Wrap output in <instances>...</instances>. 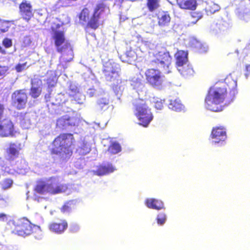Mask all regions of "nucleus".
<instances>
[{
	"instance_id": "c756f323",
	"label": "nucleus",
	"mask_w": 250,
	"mask_h": 250,
	"mask_svg": "<svg viewBox=\"0 0 250 250\" xmlns=\"http://www.w3.org/2000/svg\"><path fill=\"white\" fill-rule=\"evenodd\" d=\"M10 25L11 24L9 21L2 20L0 19V34L8 31Z\"/></svg>"
},
{
	"instance_id": "c9c22d12",
	"label": "nucleus",
	"mask_w": 250,
	"mask_h": 250,
	"mask_svg": "<svg viewBox=\"0 0 250 250\" xmlns=\"http://www.w3.org/2000/svg\"><path fill=\"white\" fill-rule=\"evenodd\" d=\"M2 45L5 48H9L12 46V40L9 38H5L2 41Z\"/></svg>"
},
{
	"instance_id": "72a5a7b5",
	"label": "nucleus",
	"mask_w": 250,
	"mask_h": 250,
	"mask_svg": "<svg viewBox=\"0 0 250 250\" xmlns=\"http://www.w3.org/2000/svg\"><path fill=\"white\" fill-rule=\"evenodd\" d=\"M156 220L157 223L160 225H162L165 223L166 220V216L164 213H159L157 216Z\"/></svg>"
},
{
	"instance_id": "4468645a",
	"label": "nucleus",
	"mask_w": 250,
	"mask_h": 250,
	"mask_svg": "<svg viewBox=\"0 0 250 250\" xmlns=\"http://www.w3.org/2000/svg\"><path fill=\"white\" fill-rule=\"evenodd\" d=\"M19 13L21 17L28 22L34 16L31 3L27 0H23L19 5Z\"/></svg>"
},
{
	"instance_id": "4c0bfd02",
	"label": "nucleus",
	"mask_w": 250,
	"mask_h": 250,
	"mask_svg": "<svg viewBox=\"0 0 250 250\" xmlns=\"http://www.w3.org/2000/svg\"><path fill=\"white\" fill-rule=\"evenodd\" d=\"M173 27L174 28V31L175 32L177 33H181L182 31L183 26L182 24H177L174 23L173 25Z\"/></svg>"
},
{
	"instance_id": "c85d7f7f",
	"label": "nucleus",
	"mask_w": 250,
	"mask_h": 250,
	"mask_svg": "<svg viewBox=\"0 0 250 250\" xmlns=\"http://www.w3.org/2000/svg\"><path fill=\"white\" fill-rule=\"evenodd\" d=\"M160 0H147L146 6L150 12H153L160 6Z\"/></svg>"
},
{
	"instance_id": "f257e3e1",
	"label": "nucleus",
	"mask_w": 250,
	"mask_h": 250,
	"mask_svg": "<svg viewBox=\"0 0 250 250\" xmlns=\"http://www.w3.org/2000/svg\"><path fill=\"white\" fill-rule=\"evenodd\" d=\"M236 85L235 81L226 80L224 82L217 83L211 87L205 99L207 108L214 112L222 111L224 107L222 104L227 98L228 91H234Z\"/></svg>"
},
{
	"instance_id": "9b49d317",
	"label": "nucleus",
	"mask_w": 250,
	"mask_h": 250,
	"mask_svg": "<svg viewBox=\"0 0 250 250\" xmlns=\"http://www.w3.org/2000/svg\"><path fill=\"white\" fill-rule=\"evenodd\" d=\"M49 194L55 195L65 192L68 189V186L65 184L59 182L55 177H51L48 179Z\"/></svg>"
},
{
	"instance_id": "9d476101",
	"label": "nucleus",
	"mask_w": 250,
	"mask_h": 250,
	"mask_svg": "<svg viewBox=\"0 0 250 250\" xmlns=\"http://www.w3.org/2000/svg\"><path fill=\"white\" fill-rule=\"evenodd\" d=\"M79 119L75 115L66 114L59 118L56 121V127L61 130H66L78 125Z\"/></svg>"
},
{
	"instance_id": "5701e85b",
	"label": "nucleus",
	"mask_w": 250,
	"mask_h": 250,
	"mask_svg": "<svg viewBox=\"0 0 250 250\" xmlns=\"http://www.w3.org/2000/svg\"><path fill=\"white\" fill-rule=\"evenodd\" d=\"M76 207V201L74 200H69L64 203L60 210L63 214L69 213Z\"/></svg>"
},
{
	"instance_id": "412c9836",
	"label": "nucleus",
	"mask_w": 250,
	"mask_h": 250,
	"mask_svg": "<svg viewBox=\"0 0 250 250\" xmlns=\"http://www.w3.org/2000/svg\"><path fill=\"white\" fill-rule=\"evenodd\" d=\"M146 206L149 208L159 210L164 208L163 202L154 198L147 199L145 201Z\"/></svg>"
},
{
	"instance_id": "1a4fd4ad",
	"label": "nucleus",
	"mask_w": 250,
	"mask_h": 250,
	"mask_svg": "<svg viewBox=\"0 0 250 250\" xmlns=\"http://www.w3.org/2000/svg\"><path fill=\"white\" fill-rule=\"evenodd\" d=\"M28 95L23 89L15 90L11 95V104L18 110L24 109L27 104Z\"/></svg>"
},
{
	"instance_id": "f704fd0d",
	"label": "nucleus",
	"mask_w": 250,
	"mask_h": 250,
	"mask_svg": "<svg viewBox=\"0 0 250 250\" xmlns=\"http://www.w3.org/2000/svg\"><path fill=\"white\" fill-rule=\"evenodd\" d=\"M13 184V181L10 179H6L3 181L2 183V188L7 189L10 188Z\"/></svg>"
},
{
	"instance_id": "f03ea898",
	"label": "nucleus",
	"mask_w": 250,
	"mask_h": 250,
	"mask_svg": "<svg viewBox=\"0 0 250 250\" xmlns=\"http://www.w3.org/2000/svg\"><path fill=\"white\" fill-rule=\"evenodd\" d=\"M75 140L73 134L62 133L52 143L51 155H58L62 162H67L72 156Z\"/></svg>"
},
{
	"instance_id": "7c9ffc66",
	"label": "nucleus",
	"mask_w": 250,
	"mask_h": 250,
	"mask_svg": "<svg viewBox=\"0 0 250 250\" xmlns=\"http://www.w3.org/2000/svg\"><path fill=\"white\" fill-rule=\"evenodd\" d=\"M42 93V89L40 87L32 86L30 89L29 94L33 98H37Z\"/></svg>"
},
{
	"instance_id": "bb28decb",
	"label": "nucleus",
	"mask_w": 250,
	"mask_h": 250,
	"mask_svg": "<svg viewBox=\"0 0 250 250\" xmlns=\"http://www.w3.org/2000/svg\"><path fill=\"white\" fill-rule=\"evenodd\" d=\"M158 23L160 25H165L170 21V17L166 12H162L158 15Z\"/></svg>"
},
{
	"instance_id": "4be33fe9",
	"label": "nucleus",
	"mask_w": 250,
	"mask_h": 250,
	"mask_svg": "<svg viewBox=\"0 0 250 250\" xmlns=\"http://www.w3.org/2000/svg\"><path fill=\"white\" fill-rule=\"evenodd\" d=\"M156 59L153 60L152 62L155 63H160L161 64H166L167 66L170 63V56L168 53L167 52H159L155 55Z\"/></svg>"
},
{
	"instance_id": "cd10ccee",
	"label": "nucleus",
	"mask_w": 250,
	"mask_h": 250,
	"mask_svg": "<svg viewBox=\"0 0 250 250\" xmlns=\"http://www.w3.org/2000/svg\"><path fill=\"white\" fill-rule=\"evenodd\" d=\"M173 110L176 112H182L185 111V106L182 104L181 100L177 98L173 102Z\"/></svg>"
},
{
	"instance_id": "e433bc0d",
	"label": "nucleus",
	"mask_w": 250,
	"mask_h": 250,
	"mask_svg": "<svg viewBox=\"0 0 250 250\" xmlns=\"http://www.w3.org/2000/svg\"><path fill=\"white\" fill-rule=\"evenodd\" d=\"M26 63L23 64L18 63L15 66V69L17 72H21L24 68Z\"/></svg>"
},
{
	"instance_id": "a878e982",
	"label": "nucleus",
	"mask_w": 250,
	"mask_h": 250,
	"mask_svg": "<svg viewBox=\"0 0 250 250\" xmlns=\"http://www.w3.org/2000/svg\"><path fill=\"white\" fill-rule=\"evenodd\" d=\"M202 17V15L201 12L197 11L191 12L188 18L187 25L190 26L195 24Z\"/></svg>"
},
{
	"instance_id": "7ed1b4c3",
	"label": "nucleus",
	"mask_w": 250,
	"mask_h": 250,
	"mask_svg": "<svg viewBox=\"0 0 250 250\" xmlns=\"http://www.w3.org/2000/svg\"><path fill=\"white\" fill-rule=\"evenodd\" d=\"M105 7V4L103 2L98 3L92 14L89 8L84 7L78 15L79 23L82 25H84L85 30L88 28L96 30L100 26V19L104 11Z\"/></svg>"
},
{
	"instance_id": "37998d69",
	"label": "nucleus",
	"mask_w": 250,
	"mask_h": 250,
	"mask_svg": "<svg viewBox=\"0 0 250 250\" xmlns=\"http://www.w3.org/2000/svg\"><path fill=\"white\" fill-rule=\"evenodd\" d=\"M124 0H116V2L118 3V4L121 5L124 2Z\"/></svg>"
},
{
	"instance_id": "a19ab883",
	"label": "nucleus",
	"mask_w": 250,
	"mask_h": 250,
	"mask_svg": "<svg viewBox=\"0 0 250 250\" xmlns=\"http://www.w3.org/2000/svg\"><path fill=\"white\" fill-rule=\"evenodd\" d=\"M7 219V215L4 213H0V221H4Z\"/></svg>"
},
{
	"instance_id": "a211bd4d",
	"label": "nucleus",
	"mask_w": 250,
	"mask_h": 250,
	"mask_svg": "<svg viewBox=\"0 0 250 250\" xmlns=\"http://www.w3.org/2000/svg\"><path fill=\"white\" fill-rule=\"evenodd\" d=\"M116 168L113 165L108 163L106 165H102L98 167L94 173L98 176H103L112 173L115 170Z\"/></svg>"
},
{
	"instance_id": "a18cd8bd",
	"label": "nucleus",
	"mask_w": 250,
	"mask_h": 250,
	"mask_svg": "<svg viewBox=\"0 0 250 250\" xmlns=\"http://www.w3.org/2000/svg\"><path fill=\"white\" fill-rule=\"evenodd\" d=\"M6 250V247H4V249L3 250Z\"/></svg>"
},
{
	"instance_id": "f3484780",
	"label": "nucleus",
	"mask_w": 250,
	"mask_h": 250,
	"mask_svg": "<svg viewBox=\"0 0 250 250\" xmlns=\"http://www.w3.org/2000/svg\"><path fill=\"white\" fill-rule=\"evenodd\" d=\"M34 190L35 192L42 195L48 193L49 194V187L48 179L46 182L40 180L37 181Z\"/></svg>"
},
{
	"instance_id": "2f4dec72",
	"label": "nucleus",
	"mask_w": 250,
	"mask_h": 250,
	"mask_svg": "<svg viewBox=\"0 0 250 250\" xmlns=\"http://www.w3.org/2000/svg\"><path fill=\"white\" fill-rule=\"evenodd\" d=\"M108 149L112 153L116 154L121 151V147L119 144L114 142L110 145Z\"/></svg>"
},
{
	"instance_id": "b1692460",
	"label": "nucleus",
	"mask_w": 250,
	"mask_h": 250,
	"mask_svg": "<svg viewBox=\"0 0 250 250\" xmlns=\"http://www.w3.org/2000/svg\"><path fill=\"white\" fill-rule=\"evenodd\" d=\"M179 72L185 77H189L193 75L194 71L191 65L188 64L177 67Z\"/></svg>"
},
{
	"instance_id": "20e7f679",
	"label": "nucleus",
	"mask_w": 250,
	"mask_h": 250,
	"mask_svg": "<svg viewBox=\"0 0 250 250\" xmlns=\"http://www.w3.org/2000/svg\"><path fill=\"white\" fill-rule=\"evenodd\" d=\"M14 228L12 233L19 236L25 237L34 235L37 239L42 237V229L39 226L32 223L26 217L21 218L13 222Z\"/></svg>"
},
{
	"instance_id": "6ab92c4d",
	"label": "nucleus",
	"mask_w": 250,
	"mask_h": 250,
	"mask_svg": "<svg viewBox=\"0 0 250 250\" xmlns=\"http://www.w3.org/2000/svg\"><path fill=\"white\" fill-rule=\"evenodd\" d=\"M177 67L184 65L188 61V52L183 50H178L175 54Z\"/></svg>"
},
{
	"instance_id": "f8f14e48",
	"label": "nucleus",
	"mask_w": 250,
	"mask_h": 250,
	"mask_svg": "<svg viewBox=\"0 0 250 250\" xmlns=\"http://www.w3.org/2000/svg\"><path fill=\"white\" fill-rule=\"evenodd\" d=\"M210 137L213 139L214 144H222L227 138L226 128L223 126L213 127L211 132Z\"/></svg>"
},
{
	"instance_id": "ea45409f",
	"label": "nucleus",
	"mask_w": 250,
	"mask_h": 250,
	"mask_svg": "<svg viewBox=\"0 0 250 250\" xmlns=\"http://www.w3.org/2000/svg\"><path fill=\"white\" fill-rule=\"evenodd\" d=\"M163 106V103L161 101H157L155 103L154 107L157 109H161Z\"/></svg>"
},
{
	"instance_id": "0eeeda50",
	"label": "nucleus",
	"mask_w": 250,
	"mask_h": 250,
	"mask_svg": "<svg viewBox=\"0 0 250 250\" xmlns=\"http://www.w3.org/2000/svg\"><path fill=\"white\" fill-rule=\"evenodd\" d=\"M60 27L61 24L59 23L55 24V26L51 27L52 31L51 39L53 41L57 51L62 53L70 48L71 44L66 39L64 31L57 30Z\"/></svg>"
},
{
	"instance_id": "79ce46f5",
	"label": "nucleus",
	"mask_w": 250,
	"mask_h": 250,
	"mask_svg": "<svg viewBox=\"0 0 250 250\" xmlns=\"http://www.w3.org/2000/svg\"><path fill=\"white\" fill-rule=\"evenodd\" d=\"M46 102H49L50 101V99L51 98V93H49L47 94H46L44 97Z\"/></svg>"
},
{
	"instance_id": "dca6fc26",
	"label": "nucleus",
	"mask_w": 250,
	"mask_h": 250,
	"mask_svg": "<svg viewBox=\"0 0 250 250\" xmlns=\"http://www.w3.org/2000/svg\"><path fill=\"white\" fill-rule=\"evenodd\" d=\"M68 223L65 219L54 221L49 224L48 228L50 231L57 234H62L67 229Z\"/></svg>"
},
{
	"instance_id": "2eb2a0df",
	"label": "nucleus",
	"mask_w": 250,
	"mask_h": 250,
	"mask_svg": "<svg viewBox=\"0 0 250 250\" xmlns=\"http://www.w3.org/2000/svg\"><path fill=\"white\" fill-rule=\"evenodd\" d=\"M21 149V143H10L9 146L6 149V159L9 162L14 161L19 157Z\"/></svg>"
},
{
	"instance_id": "ddd939ff",
	"label": "nucleus",
	"mask_w": 250,
	"mask_h": 250,
	"mask_svg": "<svg viewBox=\"0 0 250 250\" xmlns=\"http://www.w3.org/2000/svg\"><path fill=\"white\" fill-rule=\"evenodd\" d=\"M15 133L14 125L8 119L0 121V136L2 137L13 136Z\"/></svg>"
},
{
	"instance_id": "6e6552de",
	"label": "nucleus",
	"mask_w": 250,
	"mask_h": 250,
	"mask_svg": "<svg viewBox=\"0 0 250 250\" xmlns=\"http://www.w3.org/2000/svg\"><path fill=\"white\" fill-rule=\"evenodd\" d=\"M146 83L155 88H159L162 86L163 79L161 71L153 68H148L145 72Z\"/></svg>"
},
{
	"instance_id": "473e14b6",
	"label": "nucleus",
	"mask_w": 250,
	"mask_h": 250,
	"mask_svg": "<svg viewBox=\"0 0 250 250\" xmlns=\"http://www.w3.org/2000/svg\"><path fill=\"white\" fill-rule=\"evenodd\" d=\"M206 9L208 12L213 14L219 10V6L213 2H210L208 4Z\"/></svg>"
},
{
	"instance_id": "393cba45",
	"label": "nucleus",
	"mask_w": 250,
	"mask_h": 250,
	"mask_svg": "<svg viewBox=\"0 0 250 250\" xmlns=\"http://www.w3.org/2000/svg\"><path fill=\"white\" fill-rule=\"evenodd\" d=\"M109 100L106 97L99 99L96 103L97 108L100 111H105L109 107Z\"/></svg>"
},
{
	"instance_id": "423d86ee",
	"label": "nucleus",
	"mask_w": 250,
	"mask_h": 250,
	"mask_svg": "<svg viewBox=\"0 0 250 250\" xmlns=\"http://www.w3.org/2000/svg\"><path fill=\"white\" fill-rule=\"evenodd\" d=\"M134 108L135 115L140 121L139 125L147 127L153 118L150 108L142 100L135 103Z\"/></svg>"
},
{
	"instance_id": "58836bf2",
	"label": "nucleus",
	"mask_w": 250,
	"mask_h": 250,
	"mask_svg": "<svg viewBox=\"0 0 250 250\" xmlns=\"http://www.w3.org/2000/svg\"><path fill=\"white\" fill-rule=\"evenodd\" d=\"M5 110V108L4 105L3 104L0 103V121L1 120V119L3 117Z\"/></svg>"
},
{
	"instance_id": "aec40b11",
	"label": "nucleus",
	"mask_w": 250,
	"mask_h": 250,
	"mask_svg": "<svg viewBox=\"0 0 250 250\" xmlns=\"http://www.w3.org/2000/svg\"><path fill=\"white\" fill-rule=\"evenodd\" d=\"M178 5L182 9L194 10L197 6L195 0H177Z\"/></svg>"
},
{
	"instance_id": "c03bdc74",
	"label": "nucleus",
	"mask_w": 250,
	"mask_h": 250,
	"mask_svg": "<svg viewBox=\"0 0 250 250\" xmlns=\"http://www.w3.org/2000/svg\"><path fill=\"white\" fill-rule=\"evenodd\" d=\"M2 67H1V66H0V76L2 75V73L1 72V69H2Z\"/></svg>"
},
{
	"instance_id": "39448f33",
	"label": "nucleus",
	"mask_w": 250,
	"mask_h": 250,
	"mask_svg": "<svg viewBox=\"0 0 250 250\" xmlns=\"http://www.w3.org/2000/svg\"><path fill=\"white\" fill-rule=\"evenodd\" d=\"M103 72L107 81L112 82L111 88L116 94L121 90L119 84L122 83L120 74L114 63L107 62L104 65Z\"/></svg>"
}]
</instances>
